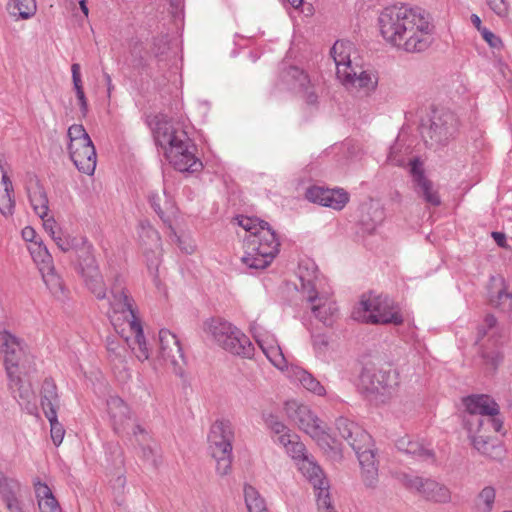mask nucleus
<instances>
[{
	"mask_svg": "<svg viewBox=\"0 0 512 512\" xmlns=\"http://www.w3.org/2000/svg\"><path fill=\"white\" fill-rule=\"evenodd\" d=\"M378 24L384 40L406 52H422L431 44L433 25L422 8L405 4L385 7Z\"/></svg>",
	"mask_w": 512,
	"mask_h": 512,
	"instance_id": "f257e3e1",
	"label": "nucleus"
},
{
	"mask_svg": "<svg viewBox=\"0 0 512 512\" xmlns=\"http://www.w3.org/2000/svg\"><path fill=\"white\" fill-rule=\"evenodd\" d=\"M109 303L108 317L117 333H123L127 326L129 331L134 335L132 341L125 337L127 345L131 348L135 356L140 361L149 358V348L147 346L143 328L140 320L136 316L133 308V299L129 296L120 276H116L110 287L109 295L105 299Z\"/></svg>",
	"mask_w": 512,
	"mask_h": 512,
	"instance_id": "f03ea898",
	"label": "nucleus"
},
{
	"mask_svg": "<svg viewBox=\"0 0 512 512\" xmlns=\"http://www.w3.org/2000/svg\"><path fill=\"white\" fill-rule=\"evenodd\" d=\"M154 140L169 161L180 172H198L203 164L196 156V145L187 132L179 125L168 120H158L153 131Z\"/></svg>",
	"mask_w": 512,
	"mask_h": 512,
	"instance_id": "7ed1b4c3",
	"label": "nucleus"
},
{
	"mask_svg": "<svg viewBox=\"0 0 512 512\" xmlns=\"http://www.w3.org/2000/svg\"><path fill=\"white\" fill-rule=\"evenodd\" d=\"M248 235L244 238L242 262L251 269H265L279 253L280 242L268 222L255 217L236 218Z\"/></svg>",
	"mask_w": 512,
	"mask_h": 512,
	"instance_id": "20e7f679",
	"label": "nucleus"
},
{
	"mask_svg": "<svg viewBox=\"0 0 512 512\" xmlns=\"http://www.w3.org/2000/svg\"><path fill=\"white\" fill-rule=\"evenodd\" d=\"M335 426L339 435L355 451L360 467L361 479L366 488L375 489L379 482L378 461L372 437L354 421L339 417Z\"/></svg>",
	"mask_w": 512,
	"mask_h": 512,
	"instance_id": "39448f33",
	"label": "nucleus"
},
{
	"mask_svg": "<svg viewBox=\"0 0 512 512\" xmlns=\"http://www.w3.org/2000/svg\"><path fill=\"white\" fill-rule=\"evenodd\" d=\"M355 320L369 324L401 325L404 317L398 304L387 295L362 296L359 305L354 308Z\"/></svg>",
	"mask_w": 512,
	"mask_h": 512,
	"instance_id": "423d86ee",
	"label": "nucleus"
},
{
	"mask_svg": "<svg viewBox=\"0 0 512 512\" xmlns=\"http://www.w3.org/2000/svg\"><path fill=\"white\" fill-rule=\"evenodd\" d=\"M301 289L311 303L314 316L325 326L331 327L338 318V306L334 300L317 292V268L314 263L299 266Z\"/></svg>",
	"mask_w": 512,
	"mask_h": 512,
	"instance_id": "0eeeda50",
	"label": "nucleus"
},
{
	"mask_svg": "<svg viewBox=\"0 0 512 512\" xmlns=\"http://www.w3.org/2000/svg\"><path fill=\"white\" fill-rule=\"evenodd\" d=\"M205 325L207 332L224 350L243 358L253 357V344L236 326L222 318H211Z\"/></svg>",
	"mask_w": 512,
	"mask_h": 512,
	"instance_id": "6e6552de",
	"label": "nucleus"
},
{
	"mask_svg": "<svg viewBox=\"0 0 512 512\" xmlns=\"http://www.w3.org/2000/svg\"><path fill=\"white\" fill-rule=\"evenodd\" d=\"M234 428L229 420L215 421L208 434L209 448L216 461V471L219 475H227L232 464V442Z\"/></svg>",
	"mask_w": 512,
	"mask_h": 512,
	"instance_id": "1a4fd4ad",
	"label": "nucleus"
},
{
	"mask_svg": "<svg viewBox=\"0 0 512 512\" xmlns=\"http://www.w3.org/2000/svg\"><path fill=\"white\" fill-rule=\"evenodd\" d=\"M467 411L473 419L469 420L471 427L476 425L485 430L499 433L503 430V418L500 407L493 397L487 394H473L464 400Z\"/></svg>",
	"mask_w": 512,
	"mask_h": 512,
	"instance_id": "9d476101",
	"label": "nucleus"
},
{
	"mask_svg": "<svg viewBox=\"0 0 512 512\" xmlns=\"http://www.w3.org/2000/svg\"><path fill=\"white\" fill-rule=\"evenodd\" d=\"M159 355L166 364L171 366L176 375L183 374L185 358L180 342L176 335L167 329L159 331Z\"/></svg>",
	"mask_w": 512,
	"mask_h": 512,
	"instance_id": "9b49d317",
	"label": "nucleus"
},
{
	"mask_svg": "<svg viewBox=\"0 0 512 512\" xmlns=\"http://www.w3.org/2000/svg\"><path fill=\"white\" fill-rule=\"evenodd\" d=\"M410 174L413 190L417 196L429 205H440V195L434 183L425 175L423 163L418 158L410 161Z\"/></svg>",
	"mask_w": 512,
	"mask_h": 512,
	"instance_id": "f8f14e48",
	"label": "nucleus"
},
{
	"mask_svg": "<svg viewBox=\"0 0 512 512\" xmlns=\"http://www.w3.org/2000/svg\"><path fill=\"white\" fill-rule=\"evenodd\" d=\"M396 384L390 371L376 368H364L360 374V387L367 394L384 395Z\"/></svg>",
	"mask_w": 512,
	"mask_h": 512,
	"instance_id": "ddd939ff",
	"label": "nucleus"
},
{
	"mask_svg": "<svg viewBox=\"0 0 512 512\" xmlns=\"http://www.w3.org/2000/svg\"><path fill=\"white\" fill-rule=\"evenodd\" d=\"M471 443L480 454L490 459H500L503 453V447L500 441L490 435L493 430H485L480 427H470Z\"/></svg>",
	"mask_w": 512,
	"mask_h": 512,
	"instance_id": "4468645a",
	"label": "nucleus"
},
{
	"mask_svg": "<svg viewBox=\"0 0 512 512\" xmlns=\"http://www.w3.org/2000/svg\"><path fill=\"white\" fill-rule=\"evenodd\" d=\"M306 198L313 203L341 210L349 200L348 193L342 189H328L313 186L307 189Z\"/></svg>",
	"mask_w": 512,
	"mask_h": 512,
	"instance_id": "2eb2a0df",
	"label": "nucleus"
},
{
	"mask_svg": "<svg viewBox=\"0 0 512 512\" xmlns=\"http://www.w3.org/2000/svg\"><path fill=\"white\" fill-rule=\"evenodd\" d=\"M68 151L72 162L80 172L87 175L94 173L97 154L91 139L79 144V146L68 145Z\"/></svg>",
	"mask_w": 512,
	"mask_h": 512,
	"instance_id": "dca6fc26",
	"label": "nucleus"
},
{
	"mask_svg": "<svg viewBox=\"0 0 512 512\" xmlns=\"http://www.w3.org/2000/svg\"><path fill=\"white\" fill-rule=\"evenodd\" d=\"M0 349L4 354V363L7 375L19 369V362L23 355L22 341L7 330L0 331Z\"/></svg>",
	"mask_w": 512,
	"mask_h": 512,
	"instance_id": "f3484780",
	"label": "nucleus"
},
{
	"mask_svg": "<svg viewBox=\"0 0 512 512\" xmlns=\"http://www.w3.org/2000/svg\"><path fill=\"white\" fill-rule=\"evenodd\" d=\"M487 298L492 307L509 313L512 318V291H508L503 277L492 276L490 278L487 286Z\"/></svg>",
	"mask_w": 512,
	"mask_h": 512,
	"instance_id": "a211bd4d",
	"label": "nucleus"
},
{
	"mask_svg": "<svg viewBox=\"0 0 512 512\" xmlns=\"http://www.w3.org/2000/svg\"><path fill=\"white\" fill-rule=\"evenodd\" d=\"M395 446L399 452L417 461L431 464L436 462L434 450L409 435L399 437L395 442Z\"/></svg>",
	"mask_w": 512,
	"mask_h": 512,
	"instance_id": "6ab92c4d",
	"label": "nucleus"
},
{
	"mask_svg": "<svg viewBox=\"0 0 512 512\" xmlns=\"http://www.w3.org/2000/svg\"><path fill=\"white\" fill-rule=\"evenodd\" d=\"M339 79L345 86L362 89L367 94L374 91L378 84L377 75L371 71L363 70L361 67L358 69L352 67Z\"/></svg>",
	"mask_w": 512,
	"mask_h": 512,
	"instance_id": "aec40b11",
	"label": "nucleus"
},
{
	"mask_svg": "<svg viewBox=\"0 0 512 512\" xmlns=\"http://www.w3.org/2000/svg\"><path fill=\"white\" fill-rule=\"evenodd\" d=\"M133 435L141 447V459L149 464L153 469H158L162 464V454L160 449L150 444V435L141 425H135Z\"/></svg>",
	"mask_w": 512,
	"mask_h": 512,
	"instance_id": "412c9836",
	"label": "nucleus"
},
{
	"mask_svg": "<svg viewBox=\"0 0 512 512\" xmlns=\"http://www.w3.org/2000/svg\"><path fill=\"white\" fill-rule=\"evenodd\" d=\"M107 407L114 431L117 434L124 432L130 420L128 405L120 397L111 396L107 400Z\"/></svg>",
	"mask_w": 512,
	"mask_h": 512,
	"instance_id": "4be33fe9",
	"label": "nucleus"
},
{
	"mask_svg": "<svg viewBox=\"0 0 512 512\" xmlns=\"http://www.w3.org/2000/svg\"><path fill=\"white\" fill-rule=\"evenodd\" d=\"M291 417L301 430L312 437H317L323 432L319 419L306 405L297 406Z\"/></svg>",
	"mask_w": 512,
	"mask_h": 512,
	"instance_id": "5701e85b",
	"label": "nucleus"
},
{
	"mask_svg": "<svg viewBox=\"0 0 512 512\" xmlns=\"http://www.w3.org/2000/svg\"><path fill=\"white\" fill-rule=\"evenodd\" d=\"M351 50L352 43L345 40H337L331 48L330 53L336 65L338 78L352 68Z\"/></svg>",
	"mask_w": 512,
	"mask_h": 512,
	"instance_id": "b1692460",
	"label": "nucleus"
},
{
	"mask_svg": "<svg viewBox=\"0 0 512 512\" xmlns=\"http://www.w3.org/2000/svg\"><path fill=\"white\" fill-rule=\"evenodd\" d=\"M9 388L14 394V398L18 399V402L22 404H30L35 399L34 391L30 383L24 382L19 375V369L13 370L12 375H8Z\"/></svg>",
	"mask_w": 512,
	"mask_h": 512,
	"instance_id": "393cba45",
	"label": "nucleus"
},
{
	"mask_svg": "<svg viewBox=\"0 0 512 512\" xmlns=\"http://www.w3.org/2000/svg\"><path fill=\"white\" fill-rule=\"evenodd\" d=\"M34 488L40 512H62L47 484L37 481L34 483Z\"/></svg>",
	"mask_w": 512,
	"mask_h": 512,
	"instance_id": "a878e982",
	"label": "nucleus"
},
{
	"mask_svg": "<svg viewBox=\"0 0 512 512\" xmlns=\"http://www.w3.org/2000/svg\"><path fill=\"white\" fill-rule=\"evenodd\" d=\"M43 281L54 297L62 299L66 296V288L62 278L56 273L54 266H39Z\"/></svg>",
	"mask_w": 512,
	"mask_h": 512,
	"instance_id": "bb28decb",
	"label": "nucleus"
},
{
	"mask_svg": "<svg viewBox=\"0 0 512 512\" xmlns=\"http://www.w3.org/2000/svg\"><path fill=\"white\" fill-rule=\"evenodd\" d=\"M290 377L299 382L306 390L318 396H323L326 393L324 386L312 374L300 367L292 368Z\"/></svg>",
	"mask_w": 512,
	"mask_h": 512,
	"instance_id": "cd10ccee",
	"label": "nucleus"
},
{
	"mask_svg": "<svg viewBox=\"0 0 512 512\" xmlns=\"http://www.w3.org/2000/svg\"><path fill=\"white\" fill-rule=\"evenodd\" d=\"M41 406L44 414L48 411L59 408V395L57 393V386L52 378H46L41 387Z\"/></svg>",
	"mask_w": 512,
	"mask_h": 512,
	"instance_id": "c85d7f7f",
	"label": "nucleus"
},
{
	"mask_svg": "<svg viewBox=\"0 0 512 512\" xmlns=\"http://www.w3.org/2000/svg\"><path fill=\"white\" fill-rule=\"evenodd\" d=\"M278 441L298 463H302L304 459L308 458L305 445L299 441L296 434H282L278 437Z\"/></svg>",
	"mask_w": 512,
	"mask_h": 512,
	"instance_id": "c756f323",
	"label": "nucleus"
},
{
	"mask_svg": "<svg viewBox=\"0 0 512 512\" xmlns=\"http://www.w3.org/2000/svg\"><path fill=\"white\" fill-rule=\"evenodd\" d=\"M300 471L309 480L313 488L329 483L322 469L309 457L298 463Z\"/></svg>",
	"mask_w": 512,
	"mask_h": 512,
	"instance_id": "7c9ffc66",
	"label": "nucleus"
},
{
	"mask_svg": "<svg viewBox=\"0 0 512 512\" xmlns=\"http://www.w3.org/2000/svg\"><path fill=\"white\" fill-rule=\"evenodd\" d=\"M282 79L295 90H306L310 84L309 76L297 66H289L283 70Z\"/></svg>",
	"mask_w": 512,
	"mask_h": 512,
	"instance_id": "2f4dec72",
	"label": "nucleus"
},
{
	"mask_svg": "<svg viewBox=\"0 0 512 512\" xmlns=\"http://www.w3.org/2000/svg\"><path fill=\"white\" fill-rule=\"evenodd\" d=\"M0 496L5 504L21 498V484L18 480L3 476L0 471Z\"/></svg>",
	"mask_w": 512,
	"mask_h": 512,
	"instance_id": "473e14b6",
	"label": "nucleus"
},
{
	"mask_svg": "<svg viewBox=\"0 0 512 512\" xmlns=\"http://www.w3.org/2000/svg\"><path fill=\"white\" fill-rule=\"evenodd\" d=\"M28 196L34 212L41 218L48 216L49 201L42 186L37 185L33 190H28Z\"/></svg>",
	"mask_w": 512,
	"mask_h": 512,
	"instance_id": "72a5a7b5",
	"label": "nucleus"
},
{
	"mask_svg": "<svg viewBox=\"0 0 512 512\" xmlns=\"http://www.w3.org/2000/svg\"><path fill=\"white\" fill-rule=\"evenodd\" d=\"M407 486L423 493L428 499L441 501L438 490L440 491L442 488L433 480L414 477L407 482Z\"/></svg>",
	"mask_w": 512,
	"mask_h": 512,
	"instance_id": "f704fd0d",
	"label": "nucleus"
},
{
	"mask_svg": "<svg viewBox=\"0 0 512 512\" xmlns=\"http://www.w3.org/2000/svg\"><path fill=\"white\" fill-rule=\"evenodd\" d=\"M447 134L448 127L446 126V121L442 120L441 116L434 111L431 118V124L427 128L426 132H424L423 136H428L432 142L442 143L447 139ZM432 145L433 143H431V146Z\"/></svg>",
	"mask_w": 512,
	"mask_h": 512,
	"instance_id": "c9c22d12",
	"label": "nucleus"
},
{
	"mask_svg": "<svg viewBox=\"0 0 512 512\" xmlns=\"http://www.w3.org/2000/svg\"><path fill=\"white\" fill-rule=\"evenodd\" d=\"M496 501V489L492 485L483 487L474 499V505L479 512H492Z\"/></svg>",
	"mask_w": 512,
	"mask_h": 512,
	"instance_id": "e433bc0d",
	"label": "nucleus"
},
{
	"mask_svg": "<svg viewBox=\"0 0 512 512\" xmlns=\"http://www.w3.org/2000/svg\"><path fill=\"white\" fill-rule=\"evenodd\" d=\"M87 289L98 299L107 298V289L100 270L82 277Z\"/></svg>",
	"mask_w": 512,
	"mask_h": 512,
	"instance_id": "4c0bfd02",
	"label": "nucleus"
},
{
	"mask_svg": "<svg viewBox=\"0 0 512 512\" xmlns=\"http://www.w3.org/2000/svg\"><path fill=\"white\" fill-rule=\"evenodd\" d=\"M2 184L4 186V193L0 197V213L7 217L11 216L14 212L15 200L13 197V185L8 175H3Z\"/></svg>",
	"mask_w": 512,
	"mask_h": 512,
	"instance_id": "58836bf2",
	"label": "nucleus"
},
{
	"mask_svg": "<svg viewBox=\"0 0 512 512\" xmlns=\"http://www.w3.org/2000/svg\"><path fill=\"white\" fill-rule=\"evenodd\" d=\"M244 498L249 512H267L264 498L253 486L249 484L244 486Z\"/></svg>",
	"mask_w": 512,
	"mask_h": 512,
	"instance_id": "ea45409f",
	"label": "nucleus"
},
{
	"mask_svg": "<svg viewBox=\"0 0 512 512\" xmlns=\"http://www.w3.org/2000/svg\"><path fill=\"white\" fill-rule=\"evenodd\" d=\"M484 337H488L495 343L501 337L500 328L497 319L494 315L488 314L485 316L483 323L479 325L477 332V339L480 341Z\"/></svg>",
	"mask_w": 512,
	"mask_h": 512,
	"instance_id": "a19ab883",
	"label": "nucleus"
},
{
	"mask_svg": "<svg viewBox=\"0 0 512 512\" xmlns=\"http://www.w3.org/2000/svg\"><path fill=\"white\" fill-rule=\"evenodd\" d=\"M11 15L21 18L29 19L35 15L37 5L35 0H12L10 4Z\"/></svg>",
	"mask_w": 512,
	"mask_h": 512,
	"instance_id": "79ce46f5",
	"label": "nucleus"
},
{
	"mask_svg": "<svg viewBox=\"0 0 512 512\" xmlns=\"http://www.w3.org/2000/svg\"><path fill=\"white\" fill-rule=\"evenodd\" d=\"M250 332L262 351L267 349L269 346L277 344V340L274 335L256 322L251 324Z\"/></svg>",
	"mask_w": 512,
	"mask_h": 512,
	"instance_id": "37998d69",
	"label": "nucleus"
},
{
	"mask_svg": "<svg viewBox=\"0 0 512 512\" xmlns=\"http://www.w3.org/2000/svg\"><path fill=\"white\" fill-rule=\"evenodd\" d=\"M329 488V483L314 488L319 512H336L331 500Z\"/></svg>",
	"mask_w": 512,
	"mask_h": 512,
	"instance_id": "c03bdc74",
	"label": "nucleus"
},
{
	"mask_svg": "<svg viewBox=\"0 0 512 512\" xmlns=\"http://www.w3.org/2000/svg\"><path fill=\"white\" fill-rule=\"evenodd\" d=\"M79 273L81 276H85L90 273H95L99 270V266L96 262L94 255L92 254L90 247L83 248L79 254Z\"/></svg>",
	"mask_w": 512,
	"mask_h": 512,
	"instance_id": "a18cd8bd",
	"label": "nucleus"
},
{
	"mask_svg": "<svg viewBox=\"0 0 512 512\" xmlns=\"http://www.w3.org/2000/svg\"><path fill=\"white\" fill-rule=\"evenodd\" d=\"M51 427V438L56 446H59L64 438L65 430L63 425L57 419V412L55 410L48 411L45 414Z\"/></svg>",
	"mask_w": 512,
	"mask_h": 512,
	"instance_id": "49530a36",
	"label": "nucleus"
},
{
	"mask_svg": "<svg viewBox=\"0 0 512 512\" xmlns=\"http://www.w3.org/2000/svg\"><path fill=\"white\" fill-rule=\"evenodd\" d=\"M67 136L70 140L69 145H77L90 140V136L81 124H73L68 128Z\"/></svg>",
	"mask_w": 512,
	"mask_h": 512,
	"instance_id": "de8ad7c7",
	"label": "nucleus"
},
{
	"mask_svg": "<svg viewBox=\"0 0 512 512\" xmlns=\"http://www.w3.org/2000/svg\"><path fill=\"white\" fill-rule=\"evenodd\" d=\"M33 260L40 266H53L52 257L46 248L41 243H35V246L30 249Z\"/></svg>",
	"mask_w": 512,
	"mask_h": 512,
	"instance_id": "09e8293b",
	"label": "nucleus"
},
{
	"mask_svg": "<svg viewBox=\"0 0 512 512\" xmlns=\"http://www.w3.org/2000/svg\"><path fill=\"white\" fill-rule=\"evenodd\" d=\"M106 347L111 361L119 363L124 361L126 349L118 340L108 337Z\"/></svg>",
	"mask_w": 512,
	"mask_h": 512,
	"instance_id": "8fccbe9b",
	"label": "nucleus"
},
{
	"mask_svg": "<svg viewBox=\"0 0 512 512\" xmlns=\"http://www.w3.org/2000/svg\"><path fill=\"white\" fill-rule=\"evenodd\" d=\"M164 198L165 207L170 206V202L167 201L166 191L163 190L162 194L158 192H151L148 196L149 203L159 217L166 223L168 220L165 218L164 211L161 207V201Z\"/></svg>",
	"mask_w": 512,
	"mask_h": 512,
	"instance_id": "3c124183",
	"label": "nucleus"
},
{
	"mask_svg": "<svg viewBox=\"0 0 512 512\" xmlns=\"http://www.w3.org/2000/svg\"><path fill=\"white\" fill-rule=\"evenodd\" d=\"M169 228L171 230V240L178 245L182 252L192 254L195 251V242L188 236L177 235L171 225H169Z\"/></svg>",
	"mask_w": 512,
	"mask_h": 512,
	"instance_id": "603ef678",
	"label": "nucleus"
},
{
	"mask_svg": "<svg viewBox=\"0 0 512 512\" xmlns=\"http://www.w3.org/2000/svg\"><path fill=\"white\" fill-rule=\"evenodd\" d=\"M263 353L277 368H282L286 363L285 357L278 343L273 346H269L267 349L263 350Z\"/></svg>",
	"mask_w": 512,
	"mask_h": 512,
	"instance_id": "864d4df0",
	"label": "nucleus"
},
{
	"mask_svg": "<svg viewBox=\"0 0 512 512\" xmlns=\"http://www.w3.org/2000/svg\"><path fill=\"white\" fill-rule=\"evenodd\" d=\"M72 72V81L73 86L76 92L77 99L80 102L86 100V96L82 86L81 74H80V65L78 63H74L71 66Z\"/></svg>",
	"mask_w": 512,
	"mask_h": 512,
	"instance_id": "5fc2aeb1",
	"label": "nucleus"
},
{
	"mask_svg": "<svg viewBox=\"0 0 512 512\" xmlns=\"http://www.w3.org/2000/svg\"><path fill=\"white\" fill-rule=\"evenodd\" d=\"M312 344L318 355H324L329 347V337L325 333L312 334Z\"/></svg>",
	"mask_w": 512,
	"mask_h": 512,
	"instance_id": "6e6d98bb",
	"label": "nucleus"
},
{
	"mask_svg": "<svg viewBox=\"0 0 512 512\" xmlns=\"http://www.w3.org/2000/svg\"><path fill=\"white\" fill-rule=\"evenodd\" d=\"M167 46H168V41L164 36L155 37V38H153L151 52L156 58H158L162 54H164V52L167 49Z\"/></svg>",
	"mask_w": 512,
	"mask_h": 512,
	"instance_id": "4d7b16f0",
	"label": "nucleus"
},
{
	"mask_svg": "<svg viewBox=\"0 0 512 512\" xmlns=\"http://www.w3.org/2000/svg\"><path fill=\"white\" fill-rule=\"evenodd\" d=\"M142 46L141 44H135L131 50V55L133 57L134 65L136 67L144 69L147 67V60L142 56Z\"/></svg>",
	"mask_w": 512,
	"mask_h": 512,
	"instance_id": "13d9d810",
	"label": "nucleus"
},
{
	"mask_svg": "<svg viewBox=\"0 0 512 512\" xmlns=\"http://www.w3.org/2000/svg\"><path fill=\"white\" fill-rule=\"evenodd\" d=\"M54 242L58 246V248L63 251L67 252L73 247V239H71L69 236L64 235L62 232L55 236L53 238Z\"/></svg>",
	"mask_w": 512,
	"mask_h": 512,
	"instance_id": "bf43d9fd",
	"label": "nucleus"
},
{
	"mask_svg": "<svg viewBox=\"0 0 512 512\" xmlns=\"http://www.w3.org/2000/svg\"><path fill=\"white\" fill-rule=\"evenodd\" d=\"M481 35L483 39L490 45V47L499 48L500 46H502L501 39L489 29L483 27V29L481 30Z\"/></svg>",
	"mask_w": 512,
	"mask_h": 512,
	"instance_id": "052dcab7",
	"label": "nucleus"
},
{
	"mask_svg": "<svg viewBox=\"0 0 512 512\" xmlns=\"http://www.w3.org/2000/svg\"><path fill=\"white\" fill-rule=\"evenodd\" d=\"M42 220H43V227H44L45 231L50 234L52 239L62 232L61 229L58 228L54 218L47 216V217H44V219H42Z\"/></svg>",
	"mask_w": 512,
	"mask_h": 512,
	"instance_id": "680f3d73",
	"label": "nucleus"
},
{
	"mask_svg": "<svg viewBox=\"0 0 512 512\" xmlns=\"http://www.w3.org/2000/svg\"><path fill=\"white\" fill-rule=\"evenodd\" d=\"M487 3L497 15H506L508 9L505 0H487Z\"/></svg>",
	"mask_w": 512,
	"mask_h": 512,
	"instance_id": "e2e57ef3",
	"label": "nucleus"
},
{
	"mask_svg": "<svg viewBox=\"0 0 512 512\" xmlns=\"http://www.w3.org/2000/svg\"><path fill=\"white\" fill-rule=\"evenodd\" d=\"M5 507L8 512H31L21 498L5 504Z\"/></svg>",
	"mask_w": 512,
	"mask_h": 512,
	"instance_id": "0e129e2a",
	"label": "nucleus"
},
{
	"mask_svg": "<svg viewBox=\"0 0 512 512\" xmlns=\"http://www.w3.org/2000/svg\"><path fill=\"white\" fill-rule=\"evenodd\" d=\"M143 232L145 233V236H147L148 238H150L153 241V243H154L153 246L155 248L158 249L161 247V237L157 230H155L152 227H147V228L143 227Z\"/></svg>",
	"mask_w": 512,
	"mask_h": 512,
	"instance_id": "69168bd1",
	"label": "nucleus"
},
{
	"mask_svg": "<svg viewBox=\"0 0 512 512\" xmlns=\"http://www.w3.org/2000/svg\"><path fill=\"white\" fill-rule=\"evenodd\" d=\"M269 425L271 426V429L276 434H279V436H281L282 434H290L287 427L282 422H279L278 420L274 419L273 417H271V419L269 421Z\"/></svg>",
	"mask_w": 512,
	"mask_h": 512,
	"instance_id": "338daca9",
	"label": "nucleus"
},
{
	"mask_svg": "<svg viewBox=\"0 0 512 512\" xmlns=\"http://www.w3.org/2000/svg\"><path fill=\"white\" fill-rule=\"evenodd\" d=\"M491 236L499 247H501V248L507 247L506 235L504 233L498 232V231H493L491 233Z\"/></svg>",
	"mask_w": 512,
	"mask_h": 512,
	"instance_id": "774afa93",
	"label": "nucleus"
}]
</instances>
